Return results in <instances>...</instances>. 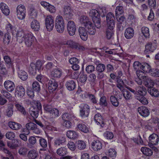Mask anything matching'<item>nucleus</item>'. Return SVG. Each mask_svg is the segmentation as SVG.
Masks as SVG:
<instances>
[{
	"label": "nucleus",
	"mask_w": 159,
	"mask_h": 159,
	"mask_svg": "<svg viewBox=\"0 0 159 159\" xmlns=\"http://www.w3.org/2000/svg\"><path fill=\"white\" fill-rule=\"evenodd\" d=\"M90 16L96 27L99 28L100 26V19L98 11L95 9H92L90 12Z\"/></svg>",
	"instance_id": "f257e3e1"
},
{
	"label": "nucleus",
	"mask_w": 159,
	"mask_h": 159,
	"mask_svg": "<svg viewBox=\"0 0 159 159\" xmlns=\"http://www.w3.org/2000/svg\"><path fill=\"white\" fill-rule=\"evenodd\" d=\"M26 13V9L24 5L20 4L17 7L16 15L18 19L21 20L25 19Z\"/></svg>",
	"instance_id": "f03ea898"
},
{
	"label": "nucleus",
	"mask_w": 159,
	"mask_h": 159,
	"mask_svg": "<svg viewBox=\"0 0 159 159\" xmlns=\"http://www.w3.org/2000/svg\"><path fill=\"white\" fill-rule=\"evenodd\" d=\"M34 37L33 34L30 33H25V35L22 37V42L24 41L28 47H30L33 42Z\"/></svg>",
	"instance_id": "7ed1b4c3"
},
{
	"label": "nucleus",
	"mask_w": 159,
	"mask_h": 159,
	"mask_svg": "<svg viewBox=\"0 0 159 159\" xmlns=\"http://www.w3.org/2000/svg\"><path fill=\"white\" fill-rule=\"evenodd\" d=\"M80 107V116L83 118L88 117L90 110L89 106L87 104L82 103Z\"/></svg>",
	"instance_id": "20e7f679"
},
{
	"label": "nucleus",
	"mask_w": 159,
	"mask_h": 159,
	"mask_svg": "<svg viewBox=\"0 0 159 159\" xmlns=\"http://www.w3.org/2000/svg\"><path fill=\"white\" fill-rule=\"evenodd\" d=\"M107 27L109 29H113L115 26V17L111 12L108 13L106 16Z\"/></svg>",
	"instance_id": "39448f33"
},
{
	"label": "nucleus",
	"mask_w": 159,
	"mask_h": 159,
	"mask_svg": "<svg viewBox=\"0 0 159 159\" xmlns=\"http://www.w3.org/2000/svg\"><path fill=\"white\" fill-rule=\"evenodd\" d=\"M45 25L48 31H50L54 26V20L53 17L51 15L47 16L45 20Z\"/></svg>",
	"instance_id": "423d86ee"
},
{
	"label": "nucleus",
	"mask_w": 159,
	"mask_h": 159,
	"mask_svg": "<svg viewBox=\"0 0 159 159\" xmlns=\"http://www.w3.org/2000/svg\"><path fill=\"white\" fill-rule=\"evenodd\" d=\"M76 30V27L75 22L72 20L68 21L67 24V30L69 34L74 35Z\"/></svg>",
	"instance_id": "0eeeda50"
},
{
	"label": "nucleus",
	"mask_w": 159,
	"mask_h": 159,
	"mask_svg": "<svg viewBox=\"0 0 159 159\" xmlns=\"http://www.w3.org/2000/svg\"><path fill=\"white\" fill-rule=\"evenodd\" d=\"M148 145L151 147H153V145H157L159 141V136L155 134H153L149 137Z\"/></svg>",
	"instance_id": "6e6552de"
},
{
	"label": "nucleus",
	"mask_w": 159,
	"mask_h": 159,
	"mask_svg": "<svg viewBox=\"0 0 159 159\" xmlns=\"http://www.w3.org/2000/svg\"><path fill=\"white\" fill-rule=\"evenodd\" d=\"M64 16L66 18L71 19L74 15L73 10L69 6H65L63 9Z\"/></svg>",
	"instance_id": "1a4fd4ad"
},
{
	"label": "nucleus",
	"mask_w": 159,
	"mask_h": 159,
	"mask_svg": "<svg viewBox=\"0 0 159 159\" xmlns=\"http://www.w3.org/2000/svg\"><path fill=\"white\" fill-rule=\"evenodd\" d=\"M25 94V89L22 86L19 85L16 87L15 92L16 96L21 98L23 97Z\"/></svg>",
	"instance_id": "9d476101"
},
{
	"label": "nucleus",
	"mask_w": 159,
	"mask_h": 159,
	"mask_svg": "<svg viewBox=\"0 0 159 159\" xmlns=\"http://www.w3.org/2000/svg\"><path fill=\"white\" fill-rule=\"evenodd\" d=\"M95 27L96 26L95 24H93L91 22H89L85 27L87 30V32L89 35H94L96 32Z\"/></svg>",
	"instance_id": "9b49d317"
},
{
	"label": "nucleus",
	"mask_w": 159,
	"mask_h": 159,
	"mask_svg": "<svg viewBox=\"0 0 159 159\" xmlns=\"http://www.w3.org/2000/svg\"><path fill=\"white\" fill-rule=\"evenodd\" d=\"M91 145L93 149L95 151L100 150L102 148V142L98 140H95L92 142Z\"/></svg>",
	"instance_id": "f8f14e48"
},
{
	"label": "nucleus",
	"mask_w": 159,
	"mask_h": 159,
	"mask_svg": "<svg viewBox=\"0 0 159 159\" xmlns=\"http://www.w3.org/2000/svg\"><path fill=\"white\" fill-rule=\"evenodd\" d=\"M79 33L80 38L84 41L87 40L88 38V34L87 30L83 27H80L79 28Z\"/></svg>",
	"instance_id": "ddd939ff"
},
{
	"label": "nucleus",
	"mask_w": 159,
	"mask_h": 159,
	"mask_svg": "<svg viewBox=\"0 0 159 159\" xmlns=\"http://www.w3.org/2000/svg\"><path fill=\"white\" fill-rule=\"evenodd\" d=\"M94 119L97 125H100L102 127H103L105 125L104 119L100 113H98L95 114Z\"/></svg>",
	"instance_id": "4468645a"
},
{
	"label": "nucleus",
	"mask_w": 159,
	"mask_h": 159,
	"mask_svg": "<svg viewBox=\"0 0 159 159\" xmlns=\"http://www.w3.org/2000/svg\"><path fill=\"white\" fill-rule=\"evenodd\" d=\"M138 111L140 115L143 117H147L150 114L149 110L144 106L139 107L138 108Z\"/></svg>",
	"instance_id": "2eb2a0df"
},
{
	"label": "nucleus",
	"mask_w": 159,
	"mask_h": 159,
	"mask_svg": "<svg viewBox=\"0 0 159 159\" xmlns=\"http://www.w3.org/2000/svg\"><path fill=\"white\" fill-rule=\"evenodd\" d=\"M5 89L8 92H12L15 88V84L12 81L9 80L6 81L4 84Z\"/></svg>",
	"instance_id": "dca6fc26"
},
{
	"label": "nucleus",
	"mask_w": 159,
	"mask_h": 159,
	"mask_svg": "<svg viewBox=\"0 0 159 159\" xmlns=\"http://www.w3.org/2000/svg\"><path fill=\"white\" fill-rule=\"evenodd\" d=\"M134 29L131 27L127 28L125 30L124 36L128 39H131L134 36Z\"/></svg>",
	"instance_id": "f3484780"
},
{
	"label": "nucleus",
	"mask_w": 159,
	"mask_h": 159,
	"mask_svg": "<svg viewBox=\"0 0 159 159\" xmlns=\"http://www.w3.org/2000/svg\"><path fill=\"white\" fill-rule=\"evenodd\" d=\"M21 141L20 140L15 139L11 142H8L7 145L11 149H14L19 146L20 145Z\"/></svg>",
	"instance_id": "a211bd4d"
},
{
	"label": "nucleus",
	"mask_w": 159,
	"mask_h": 159,
	"mask_svg": "<svg viewBox=\"0 0 159 159\" xmlns=\"http://www.w3.org/2000/svg\"><path fill=\"white\" fill-rule=\"evenodd\" d=\"M78 19L80 24L85 27L89 22H91L89 20V17L85 15L81 16L79 17Z\"/></svg>",
	"instance_id": "6ab92c4d"
},
{
	"label": "nucleus",
	"mask_w": 159,
	"mask_h": 159,
	"mask_svg": "<svg viewBox=\"0 0 159 159\" xmlns=\"http://www.w3.org/2000/svg\"><path fill=\"white\" fill-rule=\"evenodd\" d=\"M31 29L35 31H38L40 28V23L37 20L33 19L30 23Z\"/></svg>",
	"instance_id": "aec40b11"
},
{
	"label": "nucleus",
	"mask_w": 159,
	"mask_h": 159,
	"mask_svg": "<svg viewBox=\"0 0 159 159\" xmlns=\"http://www.w3.org/2000/svg\"><path fill=\"white\" fill-rule=\"evenodd\" d=\"M0 8L2 12L6 16H8L10 13V10L8 7L3 2L0 4Z\"/></svg>",
	"instance_id": "412c9836"
},
{
	"label": "nucleus",
	"mask_w": 159,
	"mask_h": 159,
	"mask_svg": "<svg viewBox=\"0 0 159 159\" xmlns=\"http://www.w3.org/2000/svg\"><path fill=\"white\" fill-rule=\"evenodd\" d=\"M48 89L50 92H52L57 88L58 84L54 80L49 81L48 84Z\"/></svg>",
	"instance_id": "4be33fe9"
},
{
	"label": "nucleus",
	"mask_w": 159,
	"mask_h": 159,
	"mask_svg": "<svg viewBox=\"0 0 159 159\" xmlns=\"http://www.w3.org/2000/svg\"><path fill=\"white\" fill-rule=\"evenodd\" d=\"M62 118L63 120H71L76 119V116L72 112L65 113L62 115Z\"/></svg>",
	"instance_id": "5701e85b"
},
{
	"label": "nucleus",
	"mask_w": 159,
	"mask_h": 159,
	"mask_svg": "<svg viewBox=\"0 0 159 159\" xmlns=\"http://www.w3.org/2000/svg\"><path fill=\"white\" fill-rule=\"evenodd\" d=\"M62 70L60 69H55L53 70L51 72V75L54 78H59L62 74Z\"/></svg>",
	"instance_id": "b1692460"
},
{
	"label": "nucleus",
	"mask_w": 159,
	"mask_h": 159,
	"mask_svg": "<svg viewBox=\"0 0 159 159\" xmlns=\"http://www.w3.org/2000/svg\"><path fill=\"white\" fill-rule=\"evenodd\" d=\"M143 80L144 81V84L147 87L150 88L152 87L154 84V82L151 79L147 76Z\"/></svg>",
	"instance_id": "393cba45"
},
{
	"label": "nucleus",
	"mask_w": 159,
	"mask_h": 159,
	"mask_svg": "<svg viewBox=\"0 0 159 159\" xmlns=\"http://www.w3.org/2000/svg\"><path fill=\"white\" fill-rule=\"evenodd\" d=\"M156 45L154 43H149L145 46V51L153 52L156 48Z\"/></svg>",
	"instance_id": "a878e982"
},
{
	"label": "nucleus",
	"mask_w": 159,
	"mask_h": 159,
	"mask_svg": "<svg viewBox=\"0 0 159 159\" xmlns=\"http://www.w3.org/2000/svg\"><path fill=\"white\" fill-rule=\"evenodd\" d=\"M66 86L68 90L71 91L75 89V83L74 80H70L66 82Z\"/></svg>",
	"instance_id": "bb28decb"
},
{
	"label": "nucleus",
	"mask_w": 159,
	"mask_h": 159,
	"mask_svg": "<svg viewBox=\"0 0 159 159\" xmlns=\"http://www.w3.org/2000/svg\"><path fill=\"white\" fill-rule=\"evenodd\" d=\"M39 112H40V111L38 110L37 108L34 107H32L30 108V113L34 118H36L38 117Z\"/></svg>",
	"instance_id": "cd10ccee"
},
{
	"label": "nucleus",
	"mask_w": 159,
	"mask_h": 159,
	"mask_svg": "<svg viewBox=\"0 0 159 159\" xmlns=\"http://www.w3.org/2000/svg\"><path fill=\"white\" fill-rule=\"evenodd\" d=\"M29 14L31 18H34L37 17L38 12L34 6H31L29 11Z\"/></svg>",
	"instance_id": "c85d7f7f"
},
{
	"label": "nucleus",
	"mask_w": 159,
	"mask_h": 159,
	"mask_svg": "<svg viewBox=\"0 0 159 159\" xmlns=\"http://www.w3.org/2000/svg\"><path fill=\"white\" fill-rule=\"evenodd\" d=\"M66 141V139L64 137H60L56 139L54 141V144L57 147L62 145Z\"/></svg>",
	"instance_id": "c756f323"
},
{
	"label": "nucleus",
	"mask_w": 159,
	"mask_h": 159,
	"mask_svg": "<svg viewBox=\"0 0 159 159\" xmlns=\"http://www.w3.org/2000/svg\"><path fill=\"white\" fill-rule=\"evenodd\" d=\"M8 125L11 129L15 130H18L21 127L20 124L12 121H10L8 123Z\"/></svg>",
	"instance_id": "7c9ffc66"
},
{
	"label": "nucleus",
	"mask_w": 159,
	"mask_h": 159,
	"mask_svg": "<svg viewBox=\"0 0 159 159\" xmlns=\"http://www.w3.org/2000/svg\"><path fill=\"white\" fill-rule=\"evenodd\" d=\"M84 97L86 98H89L90 101L93 104H96L97 103V100L96 97L92 94L86 92L84 94Z\"/></svg>",
	"instance_id": "2f4dec72"
},
{
	"label": "nucleus",
	"mask_w": 159,
	"mask_h": 159,
	"mask_svg": "<svg viewBox=\"0 0 159 159\" xmlns=\"http://www.w3.org/2000/svg\"><path fill=\"white\" fill-rule=\"evenodd\" d=\"M148 93L150 95L156 97L159 96V91L155 88H149L148 89Z\"/></svg>",
	"instance_id": "473e14b6"
},
{
	"label": "nucleus",
	"mask_w": 159,
	"mask_h": 159,
	"mask_svg": "<svg viewBox=\"0 0 159 159\" xmlns=\"http://www.w3.org/2000/svg\"><path fill=\"white\" fill-rule=\"evenodd\" d=\"M75 144L76 147L80 150L84 149L86 147L85 142L82 140H78L76 142Z\"/></svg>",
	"instance_id": "72a5a7b5"
},
{
	"label": "nucleus",
	"mask_w": 159,
	"mask_h": 159,
	"mask_svg": "<svg viewBox=\"0 0 159 159\" xmlns=\"http://www.w3.org/2000/svg\"><path fill=\"white\" fill-rule=\"evenodd\" d=\"M141 151L143 154L147 156H150L152 154V151L146 147H143L141 148Z\"/></svg>",
	"instance_id": "f704fd0d"
},
{
	"label": "nucleus",
	"mask_w": 159,
	"mask_h": 159,
	"mask_svg": "<svg viewBox=\"0 0 159 159\" xmlns=\"http://www.w3.org/2000/svg\"><path fill=\"white\" fill-rule=\"evenodd\" d=\"M144 95H137L135 98L136 99L139 100L140 102L143 104H147L148 102L147 99L144 97Z\"/></svg>",
	"instance_id": "c9c22d12"
},
{
	"label": "nucleus",
	"mask_w": 159,
	"mask_h": 159,
	"mask_svg": "<svg viewBox=\"0 0 159 159\" xmlns=\"http://www.w3.org/2000/svg\"><path fill=\"white\" fill-rule=\"evenodd\" d=\"M38 155V152L34 150H32L29 151L28 154V157L30 159H35Z\"/></svg>",
	"instance_id": "e433bc0d"
},
{
	"label": "nucleus",
	"mask_w": 159,
	"mask_h": 159,
	"mask_svg": "<svg viewBox=\"0 0 159 159\" xmlns=\"http://www.w3.org/2000/svg\"><path fill=\"white\" fill-rule=\"evenodd\" d=\"M106 154L112 158H114L116 156V151L112 148H110L106 152Z\"/></svg>",
	"instance_id": "4c0bfd02"
},
{
	"label": "nucleus",
	"mask_w": 159,
	"mask_h": 159,
	"mask_svg": "<svg viewBox=\"0 0 159 159\" xmlns=\"http://www.w3.org/2000/svg\"><path fill=\"white\" fill-rule=\"evenodd\" d=\"M25 33L21 29H20L16 34L17 40L20 43H22V37L24 35Z\"/></svg>",
	"instance_id": "58836bf2"
},
{
	"label": "nucleus",
	"mask_w": 159,
	"mask_h": 159,
	"mask_svg": "<svg viewBox=\"0 0 159 159\" xmlns=\"http://www.w3.org/2000/svg\"><path fill=\"white\" fill-rule=\"evenodd\" d=\"M77 127L79 130L84 133H86L89 132L88 127L84 124H79L77 125Z\"/></svg>",
	"instance_id": "ea45409f"
},
{
	"label": "nucleus",
	"mask_w": 159,
	"mask_h": 159,
	"mask_svg": "<svg viewBox=\"0 0 159 159\" xmlns=\"http://www.w3.org/2000/svg\"><path fill=\"white\" fill-rule=\"evenodd\" d=\"M136 91L138 94L137 95H145L147 92L146 89L143 87L138 86L136 89Z\"/></svg>",
	"instance_id": "a19ab883"
},
{
	"label": "nucleus",
	"mask_w": 159,
	"mask_h": 159,
	"mask_svg": "<svg viewBox=\"0 0 159 159\" xmlns=\"http://www.w3.org/2000/svg\"><path fill=\"white\" fill-rule=\"evenodd\" d=\"M18 76L19 78L23 80H26L28 78L27 73L24 70H19L18 72Z\"/></svg>",
	"instance_id": "79ce46f5"
},
{
	"label": "nucleus",
	"mask_w": 159,
	"mask_h": 159,
	"mask_svg": "<svg viewBox=\"0 0 159 159\" xmlns=\"http://www.w3.org/2000/svg\"><path fill=\"white\" fill-rule=\"evenodd\" d=\"M67 136L70 139H75L78 137V134L75 131H68L66 132Z\"/></svg>",
	"instance_id": "37998d69"
},
{
	"label": "nucleus",
	"mask_w": 159,
	"mask_h": 159,
	"mask_svg": "<svg viewBox=\"0 0 159 159\" xmlns=\"http://www.w3.org/2000/svg\"><path fill=\"white\" fill-rule=\"evenodd\" d=\"M6 29L8 33L11 32L12 34L16 32V28L9 22L6 25Z\"/></svg>",
	"instance_id": "c03bdc74"
},
{
	"label": "nucleus",
	"mask_w": 159,
	"mask_h": 159,
	"mask_svg": "<svg viewBox=\"0 0 159 159\" xmlns=\"http://www.w3.org/2000/svg\"><path fill=\"white\" fill-rule=\"evenodd\" d=\"M64 24V22L62 16L61 15H58L55 19V25Z\"/></svg>",
	"instance_id": "a18cd8bd"
},
{
	"label": "nucleus",
	"mask_w": 159,
	"mask_h": 159,
	"mask_svg": "<svg viewBox=\"0 0 159 159\" xmlns=\"http://www.w3.org/2000/svg\"><path fill=\"white\" fill-rule=\"evenodd\" d=\"M122 92L124 98L126 100H129L132 98L131 93L127 89H125Z\"/></svg>",
	"instance_id": "49530a36"
},
{
	"label": "nucleus",
	"mask_w": 159,
	"mask_h": 159,
	"mask_svg": "<svg viewBox=\"0 0 159 159\" xmlns=\"http://www.w3.org/2000/svg\"><path fill=\"white\" fill-rule=\"evenodd\" d=\"M141 31L142 34L146 38H148L150 35L149 30L146 27H143L141 28Z\"/></svg>",
	"instance_id": "de8ad7c7"
},
{
	"label": "nucleus",
	"mask_w": 159,
	"mask_h": 159,
	"mask_svg": "<svg viewBox=\"0 0 159 159\" xmlns=\"http://www.w3.org/2000/svg\"><path fill=\"white\" fill-rule=\"evenodd\" d=\"M141 69L144 72L149 73L151 69L150 65L147 63H144L142 64Z\"/></svg>",
	"instance_id": "09e8293b"
},
{
	"label": "nucleus",
	"mask_w": 159,
	"mask_h": 159,
	"mask_svg": "<svg viewBox=\"0 0 159 159\" xmlns=\"http://www.w3.org/2000/svg\"><path fill=\"white\" fill-rule=\"evenodd\" d=\"M57 153L60 156H63L67 153L66 149L65 147H61L57 150Z\"/></svg>",
	"instance_id": "8fccbe9b"
},
{
	"label": "nucleus",
	"mask_w": 159,
	"mask_h": 159,
	"mask_svg": "<svg viewBox=\"0 0 159 159\" xmlns=\"http://www.w3.org/2000/svg\"><path fill=\"white\" fill-rule=\"evenodd\" d=\"M37 69L35 64L34 63H31L30 64V66L29 68V71L30 74L33 75L35 74L36 73Z\"/></svg>",
	"instance_id": "3c124183"
},
{
	"label": "nucleus",
	"mask_w": 159,
	"mask_h": 159,
	"mask_svg": "<svg viewBox=\"0 0 159 159\" xmlns=\"http://www.w3.org/2000/svg\"><path fill=\"white\" fill-rule=\"evenodd\" d=\"M49 114L52 118H55L59 116V111L57 109L53 108Z\"/></svg>",
	"instance_id": "603ef678"
},
{
	"label": "nucleus",
	"mask_w": 159,
	"mask_h": 159,
	"mask_svg": "<svg viewBox=\"0 0 159 159\" xmlns=\"http://www.w3.org/2000/svg\"><path fill=\"white\" fill-rule=\"evenodd\" d=\"M11 39L10 34L7 33L4 34L3 38V42L4 44H8L10 42Z\"/></svg>",
	"instance_id": "864d4df0"
},
{
	"label": "nucleus",
	"mask_w": 159,
	"mask_h": 159,
	"mask_svg": "<svg viewBox=\"0 0 159 159\" xmlns=\"http://www.w3.org/2000/svg\"><path fill=\"white\" fill-rule=\"evenodd\" d=\"M124 13V8L120 4L119 6L116 7L115 10L116 15H120Z\"/></svg>",
	"instance_id": "5fc2aeb1"
},
{
	"label": "nucleus",
	"mask_w": 159,
	"mask_h": 159,
	"mask_svg": "<svg viewBox=\"0 0 159 159\" xmlns=\"http://www.w3.org/2000/svg\"><path fill=\"white\" fill-rule=\"evenodd\" d=\"M15 106L17 110L20 111L23 114H26V112L24 107L20 104L16 103L15 104Z\"/></svg>",
	"instance_id": "6e6d98bb"
},
{
	"label": "nucleus",
	"mask_w": 159,
	"mask_h": 159,
	"mask_svg": "<svg viewBox=\"0 0 159 159\" xmlns=\"http://www.w3.org/2000/svg\"><path fill=\"white\" fill-rule=\"evenodd\" d=\"M117 87L122 92L125 89L124 88L123 86L124 84V82L123 81L120 79H117Z\"/></svg>",
	"instance_id": "4d7b16f0"
},
{
	"label": "nucleus",
	"mask_w": 159,
	"mask_h": 159,
	"mask_svg": "<svg viewBox=\"0 0 159 159\" xmlns=\"http://www.w3.org/2000/svg\"><path fill=\"white\" fill-rule=\"evenodd\" d=\"M56 30L59 33H62L65 29V25H55Z\"/></svg>",
	"instance_id": "13d9d810"
},
{
	"label": "nucleus",
	"mask_w": 159,
	"mask_h": 159,
	"mask_svg": "<svg viewBox=\"0 0 159 159\" xmlns=\"http://www.w3.org/2000/svg\"><path fill=\"white\" fill-rule=\"evenodd\" d=\"M136 73L138 78L142 79L143 80L147 76L143 72L140 70H137Z\"/></svg>",
	"instance_id": "bf43d9fd"
},
{
	"label": "nucleus",
	"mask_w": 159,
	"mask_h": 159,
	"mask_svg": "<svg viewBox=\"0 0 159 159\" xmlns=\"http://www.w3.org/2000/svg\"><path fill=\"white\" fill-rule=\"evenodd\" d=\"M110 100L112 104L115 107H117L119 104L118 100L114 96H111L110 97Z\"/></svg>",
	"instance_id": "052dcab7"
},
{
	"label": "nucleus",
	"mask_w": 159,
	"mask_h": 159,
	"mask_svg": "<svg viewBox=\"0 0 159 159\" xmlns=\"http://www.w3.org/2000/svg\"><path fill=\"white\" fill-rule=\"evenodd\" d=\"M113 29H107L106 31V37L108 39H110L112 37L113 35V33L112 31Z\"/></svg>",
	"instance_id": "680f3d73"
},
{
	"label": "nucleus",
	"mask_w": 159,
	"mask_h": 159,
	"mask_svg": "<svg viewBox=\"0 0 159 159\" xmlns=\"http://www.w3.org/2000/svg\"><path fill=\"white\" fill-rule=\"evenodd\" d=\"M33 89L36 92H39L40 90V86L39 84L37 82H34L32 84Z\"/></svg>",
	"instance_id": "e2e57ef3"
},
{
	"label": "nucleus",
	"mask_w": 159,
	"mask_h": 159,
	"mask_svg": "<svg viewBox=\"0 0 159 159\" xmlns=\"http://www.w3.org/2000/svg\"><path fill=\"white\" fill-rule=\"evenodd\" d=\"M1 93L7 98L10 100L12 99V95L8 91L5 90H2Z\"/></svg>",
	"instance_id": "0e129e2a"
},
{
	"label": "nucleus",
	"mask_w": 159,
	"mask_h": 159,
	"mask_svg": "<svg viewBox=\"0 0 159 159\" xmlns=\"http://www.w3.org/2000/svg\"><path fill=\"white\" fill-rule=\"evenodd\" d=\"M36 127H37L36 124L32 122L28 123L26 125V127L28 130H32Z\"/></svg>",
	"instance_id": "69168bd1"
},
{
	"label": "nucleus",
	"mask_w": 159,
	"mask_h": 159,
	"mask_svg": "<svg viewBox=\"0 0 159 159\" xmlns=\"http://www.w3.org/2000/svg\"><path fill=\"white\" fill-rule=\"evenodd\" d=\"M105 66L104 64L100 63L98 65L96 68V70L98 72H103L105 70Z\"/></svg>",
	"instance_id": "338daca9"
},
{
	"label": "nucleus",
	"mask_w": 159,
	"mask_h": 159,
	"mask_svg": "<svg viewBox=\"0 0 159 159\" xmlns=\"http://www.w3.org/2000/svg\"><path fill=\"white\" fill-rule=\"evenodd\" d=\"M149 73L152 76L155 77H158L159 76V70L157 69H151L150 72Z\"/></svg>",
	"instance_id": "774afa93"
}]
</instances>
